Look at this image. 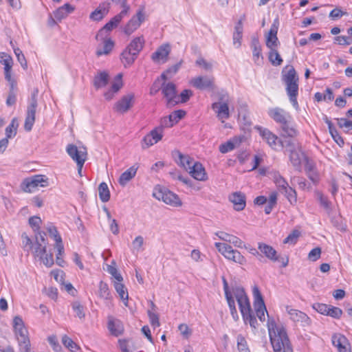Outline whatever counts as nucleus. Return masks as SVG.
<instances>
[{"label":"nucleus","mask_w":352,"mask_h":352,"mask_svg":"<svg viewBox=\"0 0 352 352\" xmlns=\"http://www.w3.org/2000/svg\"><path fill=\"white\" fill-rule=\"evenodd\" d=\"M299 236L300 232L297 230H294L284 239L283 243L295 244Z\"/></svg>","instance_id":"55"},{"label":"nucleus","mask_w":352,"mask_h":352,"mask_svg":"<svg viewBox=\"0 0 352 352\" xmlns=\"http://www.w3.org/2000/svg\"><path fill=\"white\" fill-rule=\"evenodd\" d=\"M267 327L274 352H293V349L285 328L277 325L274 320H268Z\"/></svg>","instance_id":"1"},{"label":"nucleus","mask_w":352,"mask_h":352,"mask_svg":"<svg viewBox=\"0 0 352 352\" xmlns=\"http://www.w3.org/2000/svg\"><path fill=\"white\" fill-rule=\"evenodd\" d=\"M98 294L101 298L105 300H110L112 298L108 285L103 281H100L99 283Z\"/></svg>","instance_id":"45"},{"label":"nucleus","mask_w":352,"mask_h":352,"mask_svg":"<svg viewBox=\"0 0 352 352\" xmlns=\"http://www.w3.org/2000/svg\"><path fill=\"white\" fill-rule=\"evenodd\" d=\"M19 126L18 120L16 118H14L10 124L6 128V138H12L15 137L17 133V128Z\"/></svg>","instance_id":"41"},{"label":"nucleus","mask_w":352,"mask_h":352,"mask_svg":"<svg viewBox=\"0 0 352 352\" xmlns=\"http://www.w3.org/2000/svg\"><path fill=\"white\" fill-rule=\"evenodd\" d=\"M137 57L138 55L131 51L128 47H126L121 54V60L125 67L133 64Z\"/></svg>","instance_id":"37"},{"label":"nucleus","mask_w":352,"mask_h":352,"mask_svg":"<svg viewBox=\"0 0 352 352\" xmlns=\"http://www.w3.org/2000/svg\"><path fill=\"white\" fill-rule=\"evenodd\" d=\"M122 74H118L114 79V81L112 83L111 87V89L114 93H117L122 87Z\"/></svg>","instance_id":"58"},{"label":"nucleus","mask_w":352,"mask_h":352,"mask_svg":"<svg viewBox=\"0 0 352 352\" xmlns=\"http://www.w3.org/2000/svg\"><path fill=\"white\" fill-rule=\"evenodd\" d=\"M98 195L102 202H107L110 199V191L105 182H102L98 186Z\"/></svg>","instance_id":"43"},{"label":"nucleus","mask_w":352,"mask_h":352,"mask_svg":"<svg viewBox=\"0 0 352 352\" xmlns=\"http://www.w3.org/2000/svg\"><path fill=\"white\" fill-rule=\"evenodd\" d=\"M13 327L18 341L29 339L28 331L21 317L17 316L14 318Z\"/></svg>","instance_id":"19"},{"label":"nucleus","mask_w":352,"mask_h":352,"mask_svg":"<svg viewBox=\"0 0 352 352\" xmlns=\"http://www.w3.org/2000/svg\"><path fill=\"white\" fill-rule=\"evenodd\" d=\"M62 342L63 345L69 349L72 352H78L80 350L79 346L77 345L70 338L65 335L62 338Z\"/></svg>","instance_id":"48"},{"label":"nucleus","mask_w":352,"mask_h":352,"mask_svg":"<svg viewBox=\"0 0 352 352\" xmlns=\"http://www.w3.org/2000/svg\"><path fill=\"white\" fill-rule=\"evenodd\" d=\"M251 47L252 48L253 60L255 63L259 65V58L263 59L261 54V46L259 43L258 39L253 38L252 39Z\"/></svg>","instance_id":"34"},{"label":"nucleus","mask_w":352,"mask_h":352,"mask_svg":"<svg viewBox=\"0 0 352 352\" xmlns=\"http://www.w3.org/2000/svg\"><path fill=\"white\" fill-rule=\"evenodd\" d=\"M138 168L135 166L130 167L129 169L122 173L119 178V184L124 186L131 179H132L137 173Z\"/></svg>","instance_id":"32"},{"label":"nucleus","mask_w":352,"mask_h":352,"mask_svg":"<svg viewBox=\"0 0 352 352\" xmlns=\"http://www.w3.org/2000/svg\"><path fill=\"white\" fill-rule=\"evenodd\" d=\"M40 261L47 267H50L54 265L53 254L52 253L45 254L42 258H39Z\"/></svg>","instance_id":"64"},{"label":"nucleus","mask_w":352,"mask_h":352,"mask_svg":"<svg viewBox=\"0 0 352 352\" xmlns=\"http://www.w3.org/2000/svg\"><path fill=\"white\" fill-rule=\"evenodd\" d=\"M145 40L143 36L134 38L128 45V47L131 51L138 55L144 45Z\"/></svg>","instance_id":"30"},{"label":"nucleus","mask_w":352,"mask_h":352,"mask_svg":"<svg viewBox=\"0 0 352 352\" xmlns=\"http://www.w3.org/2000/svg\"><path fill=\"white\" fill-rule=\"evenodd\" d=\"M318 198L320 201V205L328 212L331 211V203L328 200L327 197H324L322 193H317Z\"/></svg>","instance_id":"60"},{"label":"nucleus","mask_w":352,"mask_h":352,"mask_svg":"<svg viewBox=\"0 0 352 352\" xmlns=\"http://www.w3.org/2000/svg\"><path fill=\"white\" fill-rule=\"evenodd\" d=\"M289 160L295 169L300 171L302 163L307 160V156L301 147L298 146L290 150Z\"/></svg>","instance_id":"16"},{"label":"nucleus","mask_w":352,"mask_h":352,"mask_svg":"<svg viewBox=\"0 0 352 352\" xmlns=\"http://www.w3.org/2000/svg\"><path fill=\"white\" fill-rule=\"evenodd\" d=\"M135 96L133 94H128L123 96L113 107V110L120 113L127 112L134 104Z\"/></svg>","instance_id":"14"},{"label":"nucleus","mask_w":352,"mask_h":352,"mask_svg":"<svg viewBox=\"0 0 352 352\" xmlns=\"http://www.w3.org/2000/svg\"><path fill=\"white\" fill-rule=\"evenodd\" d=\"M186 116V111L182 109L174 111L168 116L172 122L175 124Z\"/></svg>","instance_id":"53"},{"label":"nucleus","mask_w":352,"mask_h":352,"mask_svg":"<svg viewBox=\"0 0 352 352\" xmlns=\"http://www.w3.org/2000/svg\"><path fill=\"white\" fill-rule=\"evenodd\" d=\"M46 246L43 243H40L38 238L35 244L32 246V254L36 258H42L46 254Z\"/></svg>","instance_id":"40"},{"label":"nucleus","mask_w":352,"mask_h":352,"mask_svg":"<svg viewBox=\"0 0 352 352\" xmlns=\"http://www.w3.org/2000/svg\"><path fill=\"white\" fill-rule=\"evenodd\" d=\"M170 52V46L169 44H163L152 54L151 59L155 63H166L168 60V56Z\"/></svg>","instance_id":"20"},{"label":"nucleus","mask_w":352,"mask_h":352,"mask_svg":"<svg viewBox=\"0 0 352 352\" xmlns=\"http://www.w3.org/2000/svg\"><path fill=\"white\" fill-rule=\"evenodd\" d=\"M108 329L111 333L115 336H118L123 333L124 327L119 320H116L112 317L109 318Z\"/></svg>","instance_id":"29"},{"label":"nucleus","mask_w":352,"mask_h":352,"mask_svg":"<svg viewBox=\"0 0 352 352\" xmlns=\"http://www.w3.org/2000/svg\"><path fill=\"white\" fill-rule=\"evenodd\" d=\"M109 11V3L103 2L90 14L89 19L94 21H100L108 14Z\"/></svg>","instance_id":"26"},{"label":"nucleus","mask_w":352,"mask_h":352,"mask_svg":"<svg viewBox=\"0 0 352 352\" xmlns=\"http://www.w3.org/2000/svg\"><path fill=\"white\" fill-rule=\"evenodd\" d=\"M192 96V91L190 89H184L182 91V93L178 95L177 94V97L179 98H177V100H178V104L179 103H184V102H186L190 98V96Z\"/></svg>","instance_id":"57"},{"label":"nucleus","mask_w":352,"mask_h":352,"mask_svg":"<svg viewBox=\"0 0 352 352\" xmlns=\"http://www.w3.org/2000/svg\"><path fill=\"white\" fill-rule=\"evenodd\" d=\"M273 178L276 187L280 192H283V190L289 187L287 182L279 174V173H275Z\"/></svg>","instance_id":"42"},{"label":"nucleus","mask_w":352,"mask_h":352,"mask_svg":"<svg viewBox=\"0 0 352 352\" xmlns=\"http://www.w3.org/2000/svg\"><path fill=\"white\" fill-rule=\"evenodd\" d=\"M153 196L155 199L162 200L165 204L174 207L181 206L182 204V201L176 194L160 186L155 187Z\"/></svg>","instance_id":"3"},{"label":"nucleus","mask_w":352,"mask_h":352,"mask_svg":"<svg viewBox=\"0 0 352 352\" xmlns=\"http://www.w3.org/2000/svg\"><path fill=\"white\" fill-rule=\"evenodd\" d=\"M102 42H103L102 48H100L98 47L97 49L96 55L98 56H102L103 54H109L114 46V43L111 39H107Z\"/></svg>","instance_id":"44"},{"label":"nucleus","mask_w":352,"mask_h":352,"mask_svg":"<svg viewBox=\"0 0 352 352\" xmlns=\"http://www.w3.org/2000/svg\"><path fill=\"white\" fill-rule=\"evenodd\" d=\"M190 175L197 180L205 181L207 179V175L203 165L198 162H195L190 166L189 170Z\"/></svg>","instance_id":"25"},{"label":"nucleus","mask_w":352,"mask_h":352,"mask_svg":"<svg viewBox=\"0 0 352 352\" xmlns=\"http://www.w3.org/2000/svg\"><path fill=\"white\" fill-rule=\"evenodd\" d=\"M145 20V13L144 8H140L135 15H134L126 24L124 28L125 34L129 36L138 30Z\"/></svg>","instance_id":"10"},{"label":"nucleus","mask_w":352,"mask_h":352,"mask_svg":"<svg viewBox=\"0 0 352 352\" xmlns=\"http://www.w3.org/2000/svg\"><path fill=\"white\" fill-rule=\"evenodd\" d=\"M219 101L212 104V109L216 111L217 116L219 120H226L230 118V111L228 104V96L223 94L219 96Z\"/></svg>","instance_id":"7"},{"label":"nucleus","mask_w":352,"mask_h":352,"mask_svg":"<svg viewBox=\"0 0 352 352\" xmlns=\"http://www.w3.org/2000/svg\"><path fill=\"white\" fill-rule=\"evenodd\" d=\"M342 315V311L339 307H333L329 305V310L327 316H329L333 318L339 319Z\"/></svg>","instance_id":"62"},{"label":"nucleus","mask_w":352,"mask_h":352,"mask_svg":"<svg viewBox=\"0 0 352 352\" xmlns=\"http://www.w3.org/2000/svg\"><path fill=\"white\" fill-rule=\"evenodd\" d=\"M1 63L4 65V74L6 80H10L13 63L12 58L10 56H6V57L1 60Z\"/></svg>","instance_id":"46"},{"label":"nucleus","mask_w":352,"mask_h":352,"mask_svg":"<svg viewBox=\"0 0 352 352\" xmlns=\"http://www.w3.org/2000/svg\"><path fill=\"white\" fill-rule=\"evenodd\" d=\"M14 54L17 58L18 61L20 63L21 67L26 69L28 67V63L24 54L19 48L14 49Z\"/></svg>","instance_id":"56"},{"label":"nucleus","mask_w":352,"mask_h":352,"mask_svg":"<svg viewBox=\"0 0 352 352\" xmlns=\"http://www.w3.org/2000/svg\"><path fill=\"white\" fill-rule=\"evenodd\" d=\"M190 83L194 87L201 90H213L215 88L214 77L212 76H197L190 80Z\"/></svg>","instance_id":"13"},{"label":"nucleus","mask_w":352,"mask_h":352,"mask_svg":"<svg viewBox=\"0 0 352 352\" xmlns=\"http://www.w3.org/2000/svg\"><path fill=\"white\" fill-rule=\"evenodd\" d=\"M258 249L261 251L262 254H263L268 259L273 262L280 261L282 263V266L285 267L287 266L289 263L288 258H279V256L277 255V252L274 249L272 246L267 245L263 243H259L258 245Z\"/></svg>","instance_id":"12"},{"label":"nucleus","mask_w":352,"mask_h":352,"mask_svg":"<svg viewBox=\"0 0 352 352\" xmlns=\"http://www.w3.org/2000/svg\"><path fill=\"white\" fill-rule=\"evenodd\" d=\"M278 24V21L274 20L266 36V45L270 50L275 49L279 43L277 37Z\"/></svg>","instance_id":"22"},{"label":"nucleus","mask_w":352,"mask_h":352,"mask_svg":"<svg viewBox=\"0 0 352 352\" xmlns=\"http://www.w3.org/2000/svg\"><path fill=\"white\" fill-rule=\"evenodd\" d=\"M269 116L277 123L282 125L292 119L290 114L284 109L276 107L269 110Z\"/></svg>","instance_id":"21"},{"label":"nucleus","mask_w":352,"mask_h":352,"mask_svg":"<svg viewBox=\"0 0 352 352\" xmlns=\"http://www.w3.org/2000/svg\"><path fill=\"white\" fill-rule=\"evenodd\" d=\"M269 60L271 63L275 66L280 65L283 63V59L278 51L275 49L270 50L269 52Z\"/></svg>","instance_id":"49"},{"label":"nucleus","mask_w":352,"mask_h":352,"mask_svg":"<svg viewBox=\"0 0 352 352\" xmlns=\"http://www.w3.org/2000/svg\"><path fill=\"white\" fill-rule=\"evenodd\" d=\"M107 271L115 278L114 281H122L123 278L118 272L117 268L111 265H107Z\"/></svg>","instance_id":"59"},{"label":"nucleus","mask_w":352,"mask_h":352,"mask_svg":"<svg viewBox=\"0 0 352 352\" xmlns=\"http://www.w3.org/2000/svg\"><path fill=\"white\" fill-rule=\"evenodd\" d=\"M321 254V248L319 247L312 249L308 254V258L310 261H316L320 258Z\"/></svg>","instance_id":"63"},{"label":"nucleus","mask_w":352,"mask_h":352,"mask_svg":"<svg viewBox=\"0 0 352 352\" xmlns=\"http://www.w3.org/2000/svg\"><path fill=\"white\" fill-rule=\"evenodd\" d=\"M285 196L287 197L289 203L292 205H294L297 202V194L296 190L292 187H289L283 192Z\"/></svg>","instance_id":"50"},{"label":"nucleus","mask_w":352,"mask_h":352,"mask_svg":"<svg viewBox=\"0 0 352 352\" xmlns=\"http://www.w3.org/2000/svg\"><path fill=\"white\" fill-rule=\"evenodd\" d=\"M290 121L291 120L286 121L285 124H283L282 125H280V126L282 128L283 131L285 133L284 134L285 135H287L289 137H294L296 135L297 131L292 126H291Z\"/></svg>","instance_id":"52"},{"label":"nucleus","mask_w":352,"mask_h":352,"mask_svg":"<svg viewBox=\"0 0 352 352\" xmlns=\"http://www.w3.org/2000/svg\"><path fill=\"white\" fill-rule=\"evenodd\" d=\"M74 10V8L73 6L69 3H65L54 12V16L56 19L60 21L67 17V15Z\"/></svg>","instance_id":"33"},{"label":"nucleus","mask_w":352,"mask_h":352,"mask_svg":"<svg viewBox=\"0 0 352 352\" xmlns=\"http://www.w3.org/2000/svg\"><path fill=\"white\" fill-rule=\"evenodd\" d=\"M162 93L166 100V106L168 107H174L178 104L177 93L176 85L171 82H164L161 86Z\"/></svg>","instance_id":"6"},{"label":"nucleus","mask_w":352,"mask_h":352,"mask_svg":"<svg viewBox=\"0 0 352 352\" xmlns=\"http://www.w3.org/2000/svg\"><path fill=\"white\" fill-rule=\"evenodd\" d=\"M120 16H117L116 15L113 16L108 23H107L104 26V30H106L108 32L111 31L113 28H116L121 20H120Z\"/></svg>","instance_id":"54"},{"label":"nucleus","mask_w":352,"mask_h":352,"mask_svg":"<svg viewBox=\"0 0 352 352\" xmlns=\"http://www.w3.org/2000/svg\"><path fill=\"white\" fill-rule=\"evenodd\" d=\"M66 152L79 166H83L87 160V151L85 146L78 147L75 144H69L66 147Z\"/></svg>","instance_id":"5"},{"label":"nucleus","mask_w":352,"mask_h":352,"mask_svg":"<svg viewBox=\"0 0 352 352\" xmlns=\"http://www.w3.org/2000/svg\"><path fill=\"white\" fill-rule=\"evenodd\" d=\"M20 352H34L31 349L30 339L18 341Z\"/></svg>","instance_id":"61"},{"label":"nucleus","mask_w":352,"mask_h":352,"mask_svg":"<svg viewBox=\"0 0 352 352\" xmlns=\"http://www.w3.org/2000/svg\"><path fill=\"white\" fill-rule=\"evenodd\" d=\"M252 294L254 298V307L256 316L261 322L265 321V313L267 314V311L261 292L257 286L253 287Z\"/></svg>","instance_id":"11"},{"label":"nucleus","mask_w":352,"mask_h":352,"mask_svg":"<svg viewBox=\"0 0 352 352\" xmlns=\"http://www.w3.org/2000/svg\"><path fill=\"white\" fill-rule=\"evenodd\" d=\"M72 308L76 314V316L80 320L85 318V308L78 301H74L72 303Z\"/></svg>","instance_id":"47"},{"label":"nucleus","mask_w":352,"mask_h":352,"mask_svg":"<svg viewBox=\"0 0 352 352\" xmlns=\"http://www.w3.org/2000/svg\"><path fill=\"white\" fill-rule=\"evenodd\" d=\"M113 287L118 293L120 298L123 301L125 305H127L129 294L128 291L122 281H113Z\"/></svg>","instance_id":"31"},{"label":"nucleus","mask_w":352,"mask_h":352,"mask_svg":"<svg viewBox=\"0 0 352 352\" xmlns=\"http://www.w3.org/2000/svg\"><path fill=\"white\" fill-rule=\"evenodd\" d=\"M243 34V25L242 21L239 20L234 28V32L233 33V43L236 47L241 46V40L242 39Z\"/></svg>","instance_id":"38"},{"label":"nucleus","mask_w":352,"mask_h":352,"mask_svg":"<svg viewBox=\"0 0 352 352\" xmlns=\"http://www.w3.org/2000/svg\"><path fill=\"white\" fill-rule=\"evenodd\" d=\"M109 80V75L106 72H100L94 77V85L96 89L102 88L108 84Z\"/></svg>","instance_id":"35"},{"label":"nucleus","mask_w":352,"mask_h":352,"mask_svg":"<svg viewBox=\"0 0 352 352\" xmlns=\"http://www.w3.org/2000/svg\"><path fill=\"white\" fill-rule=\"evenodd\" d=\"M38 90H35L31 95V98L27 109V115L35 117L36 110L38 106L37 102Z\"/></svg>","instance_id":"36"},{"label":"nucleus","mask_w":352,"mask_h":352,"mask_svg":"<svg viewBox=\"0 0 352 352\" xmlns=\"http://www.w3.org/2000/svg\"><path fill=\"white\" fill-rule=\"evenodd\" d=\"M173 157L175 162L184 168L186 170H189L190 166L195 162L193 158L190 157L188 155H184L179 151H175L173 152Z\"/></svg>","instance_id":"23"},{"label":"nucleus","mask_w":352,"mask_h":352,"mask_svg":"<svg viewBox=\"0 0 352 352\" xmlns=\"http://www.w3.org/2000/svg\"><path fill=\"white\" fill-rule=\"evenodd\" d=\"M163 133L160 127H155L148 134L145 135L142 140V148H148L157 143L162 140Z\"/></svg>","instance_id":"18"},{"label":"nucleus","mask_w":352,"mask_h":352,"mask_svg":"<svg viewBox=\"0 0 352 352\" xmlns=\"http://www.w3.org/2000/svg\"><path fill=\"white\" fill-rule=\"evenodd\" d=\"M216 235L221 240L233 244L235 247L241 248H245L244 243L237 236L228 234L224 232H217Z\"/></svg>","instance_id":"28"},{"label":"nucleus","mask_w":352,"mask_h":352,"mask_svg":"<svg viewBox=\"0 0 352 352\" xmlns=\"http://www.w3.org/2000/svg\"><path fill=\"white\" fill-rule=\"evenodd\" d=\"M229 200L234 204V208L237 211L243 210L246 206L245 196L241 192L231 194Z\"/></svg>","instance_id":"27"},{"label":"nucleus","mask_w":352,"mask_h":352,"mask_svg":"<svg viewBox=\"0 0 352 352\" xmlns=\"http://www.w3.org/2000/svg\"><path fill=\"white\" fill-rule=\"evenodd\" d=\"M332 343L338 349V352H351L346 338L341 334L333 335L332 336Z\"/></svg>","instance_id":"24"},{"label":"nucleus","mask_w":352,"mask_h":352,"mask_svg":"<svg viewBox=\"0 0 352 352\" xmlns=\"http://www.w3.org/2000/svg\"><path fill=\"white\" fill-rule=\"evenodd\" d=\"M260 135L268 144V145L273 149L276 150L278 147L282 146L280 140L274 133H272L267 129L262 127L257 128Z\"/></svg>","instance_id":"15"},{"label":"nucleus","mask_w":352,"mask_h":352,"mask_svg":"<svg viewBox=\"0 0 352 352\" xmlns=\"http://www.w3.org/2000/svg\"><path fill=\"white\" fill-rule=\"evenodd\" d=\"M214 245L218 251L227 259L240 265H244L246 263L245 258L238 250H233L230 245L221 243H215Z\"/></svg>","instance_id":"4"},{"label":"nucleus","mask_w":352,"mask_h":352,"mask_svg":"<svg viewBox=\"0 0 352 352\" xmlns=\"http://www.w3.org/2000/svg\"><path fill=\"white\" fill-rule=\"evenodd\" d=\"M233 293L238 302L241 315L243 317H245V315L252 311L248 296L242 287H236L233 289Z\"/></svg>","instance_id":"9"},{"label":"nucleus","mask_w":352,"mask_h":352,"mask_svg":"<svg viewBox=\"0 0 352 352\" xmlns=\"http://www.w3.org/2000/svg\"><path fill=\"white\" fill-rule=\"evenodd\" d=\"M47 178L45 175H36L25 179L21 184V188L26 192H30L33 188L38 186H47Z\"/></svg>","instance_id":"8"},{"label":"nucleus","mask_w":352,"mask_h":352,"mask_svg":"<svg viewBox=\"0 0 352 352\" xmlns=\"http://www.w3.org/2000/svg\"><path fill=\"white\" fill-rule=\"evenodd\" d=\"M282 79L286 86L285 90L290 102L296 109H298L299 107L297 101V96L298 95V76L294 68L291 67L285 74H283Z\"/></svg>","instance_id":"2"},{"label":"nucleus","mask_w":352,"mask_h":352,"mask_svg":"<svg viewBox=\"0 0 352 352\" xmlns=\"http://www.w3.org/2000/svg\"><path fill=\"white\" fill-rule=\"evenodd\" d=\"M243 138H235L233 139V140L228 141L227 142L222 144L219 146V151L221 153H226L229 151H232L236 145V144H239Z\"/></svg>","instance_id":"39"},{"label":"nucleus","mask_w":352,"mask_h":352,"mask_svg":"<svg viewBox=\"0 0 352 352\" xmlns=\"http://www.w3.org/2000/svg\"><path fill=\"white\" fill-rule=\"evenodd\" d=\"M286 311L290 319L294 322L300 323L302 326L309 325L310 319L304 312L293 309L289 306L286 307Z\"/></svg>","instance_id":"17"},{"label":"nucleus","mask_w":352,"mask_h":352,"mask_svg":"<svg viewBox=\"0 0 352 352\" xmlns=\"http://www.w3.org/2000/svg\"><path fill=\"white\" fill-rule=\"evenodd\" d=\"M237 348L239 352H250L245 338L241 334L237 336Z\"/></svg>","instance_id":"51"}]
</instances>
